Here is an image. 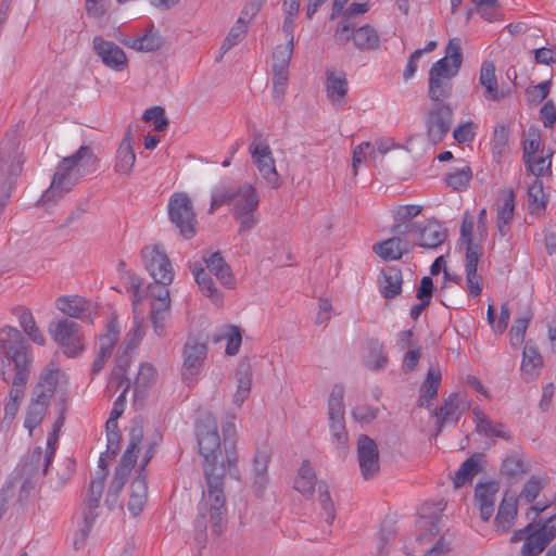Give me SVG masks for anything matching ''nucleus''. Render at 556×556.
<instances>
[{
  "instance_id": "obj_44",
  "label": "nucleus",
  "mask_w": 556,
  "mask_h": 556,
  "mask_svg": "<svg viewBox=\"0 0 556 556\" xmlns=\"http://www.w3.org/2000/svg\"><path fill=\"white\" fill-rule=\"evenodd\" d=\"M548 479L546 475H533L523 484L520 493L515 498L518 500V504H531L540 495L541 491L547 483Z\"/></svg>"
},
{
  "instance_id": "obj_19",
  "label": "nucleus",
  "mask_w": 556,
  "mask_h": 556,
  "mask_svg": "<svg viewBox=\"0 0 556 556\" xmlns=\"http://www.w3.org/2000/svg\"><path fill=\"white\" fill-rule=\"evenodd\" d=\"M56 308L64 315L93 324L96 308L92 303L79 295H62L55 301Z\"/></svg>"
},
{
  "instance_id": "obj_2",
  "label": "nucleus",
  "mask_w": 556,
  "mask_h": 556,
  "mask_svg": "<svg viewBox=\"0 0 556 556\" xmlns=\"http://www.w3.org/2000/svg\"><path fill=\"white\" fill-rule=\"evenodd\" d=\"M225 204L231 205L239 233L248 232L257 225L260 194L254 185L244 182L233 186L230 181H220L212 190L210 211L214 212Z\"/></svg>"
},
{
  "instance_id": "obj_12",
  "label": "nucleus",
  "mask_w": 556,
  "mask_h": 556,
  "mask_svg": "<svg viewBox=\"0 0 556 556\" xmlns=\"http://www.w3.org/2000/svg\"><path fill=\"white\" fill-rule=\"evenodd\" d=\"M104 482L105 472L104 469H101L89 483L87 500L83 511L84 526L73 541V545L76 549H79L85 544V541L89 535L92 523L96 519L94 509L98 508L102 497Z\"/></svg>"
},
{
  "instance_id": "obj_34",
  "label": "nucleus",
  "mask_w": 556,
  "mask_h": 556,
  "mask_svg": "<svg viewBox=\"0 0 556 556\" xmlns=\"http://www.w3.org/2000/svg\"><path fill=\"white\" fill-rule=\"evenodd\" d=\"M243 331L236 325H223L218 328L214 342H225V353L228 356H235L239 353L242 344Z\"/></svg>"
},
{
  "instance_id": "obj_8",
  "label": "nucleus",
  "mask_w": 556,
  "mask_h": 556,
  "mask_svg": "<svg viewBox=\"0 0 556 556\" xmlns=\"http://www.w3.org/2000/svg\"><path fill=\"white\" fill-rule=\"evenodd\" d=\"M49 333L62 353L74 358L86 350L83 327L68 318H60L49 325Z\"/></svg>"
},
{
  "instance_id": "obj_60",
  "label": "nucleus",
  "mask_w": 556,
  "mask_h": 556,
  "mask_svg": "<svg viewBox=\"0 0 556 556\" xmlns=\"http://www.w3.org/2000/svg\"><path fill=\"white\" fill-rule=\"evenodd\" d=\"M344 388L337 384L332 388L328 400L329 418H344Z\"/></svg>"
},
{
  "instance_id": "obj_55",
  "label": "nucleus",
  "mask_w": 556,
  "mask_h": 556,
  "mask_svg": "<svg viewBox=\"0 0 556 556\" xmlns=\"http://www.w3.org/2000/svg\"><path fill=\"white\" fill-rule=\"evenodd\" d=\"M440 382H441L440 370L430 368L428 370L427 377L421 386V397H420V402H419L420 406H429V402L431 400H433L438 394Z\"/></svg>"
},
{
  "instance_id": "obj_49",
  "label": "nucleus",
  "mask_w": 556,
  "mask_h": 556,
  "mask_svg": "<svg viewBox=\"0 0 556 556\" xmlns=\"http://www.w3.org/2000/svg\"><path fill=\"white\" fill-rule=\"evenodd\" d=\"M193 276L203 295L215 305H219L223 301V293L215 287L210 275L203 268H194Z\"/></svg>"
},
{
  "instance_id": "obj_21",
  "label": "nucleus",
  "mask_w": 556,
  "mask_h": 556,
  "mask_svg": "<svg viewBox=\"0 0 556 556\" xmlns=\"http://www.w3.org/2000/svg\"><path fill=\"white\" fill-rule=\"evenodd\" d=\"M92 47L102 63L110 70L122 72L127 67L128 60L126 53L115 42L97 36L92 40Z\"/></svg>"
},
{
  "instance_id": "obj_23",
  "label": "nucleus",
  "mask_w": 556,
  "mask_h": 556,
  "mask_svg": "<svg viewBox=\"0 0 556 556\" xmlns=\"http://www.w3.org/2000/svg\"><path fill=\"white\" fill-rule=\"evenodd\" d=\"M357 457L362 475L372 478L379 471V452L372 439L361 435L357 441Z\"/></svg>"
},
{
  "instance_id": "obj_51",
  "label": "nucleus",
  "mask_w": 556,
  "mask_h": 556,
  "mask_svg": "<svg viewBox=\"0 0 556 556\" xmlns=\"http://www.w3.org/2000/svg\"><path fill=\"white\" fill-rule=\"evenodd\" d=\"M159 378L157 370L150 363H142L139 367L137 378L135 380V393L144 394L151 387H153Z\"/></svg>"
},
{
  "instance_id": "obj_14",
  "label": "nucleus",
  "mask_w": 556,
  "mask_h": 556,
  "mask_svg": "<svg viewBox=\"0 0 556 556\" xmlns=\"http://www.w3.org/2000/svg\"><path fill=\"white\" fill-rule=\"evenodd\" d=\"M182 356V379L188 384L194 383L207 356L206 342L194 337L188 338L184 346Z\"/></svg>"
},
{
  "instance_id": "obj_37",
  "label": "nucleus",
  "mask_w": 556,
  "mask_h": 556,
  "mask_svg": "<svg viewBox=\"0 0 556 556\" xmlns=\"http://www.w3.org/2000/svg\"><path fill=\"white\" fill-rule=\"evenodd\" d=\"M472 419L478 433L485 437L507 439L508 433L501 422L491 420L480 407L472 408Z\"/></svg>"
},
{
  "instance_id": "obj_63",
  "label": "nucleus",
  "mask_w": 556,
  "mask_h": 556,
  "mask_svg": "<svg viewBox=\"0 0 556 556\" xmlns=\"http://www.w3.org/2000/svg\"><path fill=\"white\" fill-rule=\"evenodd\" d=\"M471 179V170L469 166H463L462 168H455L451 170L445 178L448 187L454 190L460 191L467 188Z\"/></svg>"
},
{
  "instance_id": "obj_46",
  "label": "nucleus",
  "mask_w": 556,
  "mask_h": 556,
  "mask_svg": "<svg viewBox=\"0 0 556 556\" xmlns=\"http://www.w3.org/2000/svg\"><path fill=\"white\" fill-rule=\"evenodd\" d=\"M509 152V128L504 124L496 125L492 137L493 160L501 163Z\"/></svg>"
},
{
  "instance_id": "obj_25",
  "label": "nucleus",
  "mask_w": 556,
  "mask_h": 556,
  "mask_svg": "<svg viewBox=\"0 0 556 556\" xmlns=\"http://www.w3.org/2000/svg\"><path fill=\"white\" fill-rule=\"evenodd\" d=\"M479 85L483 89V98L488 101L500 102L507 96V92L498 86L496 67L493 61L484 60L481 63Z\"/></svg>"
},
{
  "instance_id": "obj_40",
  "label": "nucleus",
  "mask_w": 556,
  "mask_h": 556,
  "mask_svg": "<svg viewBox=\"0 0 556 556\" xmlns=\"http://www.w3.org/2000/svg\"><path fill=\"white\" fill-rule=\"evenodd\" d=\"M543 366V358L538 348L531 342H527L522 352L521 372L528 379H534L539 376Z\"/></svg>"
},
{
  "instance_id": "obj_59",
  "label": "nucleus",
  "mask_w": 556,
  "mask_h": 556,
  "mask_svg": "<svg viewBox=\"0 0 556 556\" xmlns=\"http://www.w3.org/2000/svg\"><path fill=\"white\" fill-rule=\"evenodd\" d=\"M294 43L286 41L275 48L273 53V71L289 72V64L293 54Z\"/></svg>"
},
{
  "instance_id": "obj_10",
  "label": "nucleus",
  "mask_w": 556,
  "mask_h": 556,
  "mask_svg": "<svg viewBox=\"0 0 556 556\" xmlns=\"http://www.w3.org/2000/svg\"><path fill=\"white\" fill-rule=\"evenodd\" d=\"M169 220L178 228L185 238L195 235V213L189 195L185 192H174L167 203Z\"/></svg>"
},
{
  "instance_id": "obj_4",
  "label": "nucleus",
  "mask_w": 556,
  "mask_h": 556,
  "mask_svg": "<svg viewBox=\"0 0 556 556\" xmlns=\"http://www.w3.org/2000/svg\"><path fill=\"white\" fill-rule=\"evenodd\" d=\"M463 65V49L459 38L448 40L445 55L434 62L428 73V96L433 102L445 103L452 96V79L457 76Z\"/></svg>"
},
{
  "instance_id": "obj_52",
  "label": "nucleus",
  "mask_w": 556,
  "mask_h": 556,
  "mask_svg": "<svg viewBox=\"0 0 556 556\" xmlns=\"http://www.w3.org/2000/svg\"><path fill=\"white\" fill-rule=\"evenodd\" d=\"M364 364L368 369L375 371L383 370L387 367L388 356L382 343L378 341L370 343Z\"/></svg>"
},
{
  "instance_id": "obj_6",
  "label": "nucleus",
  "mask_w": 556,
  "mask_h": 556,
  "mask_svg": "<svg viewBox=\"0 0 556 556\" xmlns=\"http://www.w3.org/2000/svg\"><path fill=\"white\" fill-rule=\"evenodd\" d=\"M444 509L443 501L425 503L420 508V516L416 525L418 532L416 541L420 545H426L440 535L425 556H445L450 551L451 540L446 534L441 535V516Z\"/></svg>"
},
{
  "instance_id": "obj_43",
  "label": "nucleus",
  "mask_w": 556,
  "mask_h": 556,
  "mask_svg": "<svg viewBox=\"0 0 556 556\" xmlns=\"http://www.w3.org/2000/svg\"><path fill=\"white\" fill-rule=\"evenodd\" d=\"M316 485V475L311 464L305 460L299 468L293 488L305 497H311Z\"/></svg>"
},
{
  "instance_id": "obj_1",
  "label": "nucleus",
  "mask_w": 556,
  "mask_h": 556,
  "mask_svg": "<svg viewBox=\"0 0 556 556\" xmlns=\"http://www.w3.org/2000/svg\"><path fill=\"white\" fill-rule=\"evenodd\" d=\"M199 454L203 458V471L206 489L203 490L199 513L194 521L198 531L204 532L208 525L219 535L225 528L226 513L224 479L227 471L237 467L239 457L235 442H225L222 447L216 419L211 414L203 416L197 424Z\"/></svg>"
},
{
  "instance_id": "obj_47",
  "label": "nucleus",
  "mask_w": 556,
  "mask_h": 556,
  "mask_svg": "<svg viewBox=\"0 0 556 556\" xmlns=\"http://www.w3.org/2000/svg\"><path fill=\"white\" fill-rule=\"evenodd\" d=\"M479 258L480 255L470 251L465 261L466 283L471 296H478L482 291V282L477 274Z\"/></svg>"
},
{
  "instance_id": "obj_32",
  "label": "nucleus",
  "mask_w": 556,
  "mask_h": 556,
  "mask_svg": "<svg viewBox=\"0 0 556 556\" xmlns=\"http://www.w3.org/2000/svg\"><path fill=\"white\" fill-rule=\"evenodd\" d=\"M140 302H141V296H140L139 288L136 287L134 290V298H132V306H134L132 325L125 338L126 351L135 350L140 344V342L144 336L143 316L137 309Z\"/></svg>"
},
{
  "instance_id": "obj_58",
  "label": "nucleus",
  "mask_w": 556,
  "mask_h": 556,
  "mask_svg": "<svg viewBox=\"0 0 556 556\" xmlns=\"http://www.w3.org/2000/svg\"><path fill=\"white\" fill-rule=\"evenodd\" d=\"M54 454L51 448L46 450L42 447H36L30 454V472L36 473L41 471L42 475H47L48 469L53 460Z\"/></svg>"
},
{
  "instance_id": "obj_16",
  "label": "nucleus",
  "mask_w": 556,
  "mask_h": 556,
  "mask_svg": "<svg viewBox=\"0 0 556 556\" xmlns=\"http://www.w3.org/2000/svg\"><path fill=\"white\" fill-rule=\"evenodd\" d=\"M22 163L20 137L16 131L9 132L0 142V178L18 175Z\"/></svg>"
},
{
  "instance_id": "obj_54",
  "label": "nucleus",
  "mask_w": 556,
  "mask_h": 556,
  "mask_svg": "<svg viewBox=\"0 0 556 556\" xmlns=\"http://www.w3.org/2000/svg\"><path fill=\"white\" fill-rule=\"evenodd\" d=\"M479 458L476 456H470L467 458L458 468L453 477L454 486L460 488L464 484L471 482L472 478L479 472Z\"/></svg>"
},
{
  "instance_id": "obj_42",
  "label": "nucleus",
  "mask_w": 556,
  "mask_h": 556,
  "mask_svg": "<svg viewBox=\"0 0 556 556\" xmlns=\"http://www.w3.org/2000/svg\"><path fill=\"white\" fill-rule=\"evenodd\" d=\"M205 264L208 270L215 275L223 286L229 289L233 287L231 269L219 252L212 253L207 258H205Z\"/></svg>"
},
{
  "instance_id": "obj_20",
  "label": "nucleus",
  "mask_w": 556,
  "mask_h": 556,
  "mask_svg": "<svg viewBox=\"0 0 556 556\" xmlns=\"http://www.w3.org/2000/svg\"><path fill=\"white\" fill-rule=\"evenodd\" d=\"M412 230L416 236L417 245L428 250L437 249L447 237L446 228L437 219L415 224Z\"/></svg>"
},
{
  "instance_id": "obj_28",
  "label": "nucleus",
  "mask_w": 556,
  "mask_h": 556,
  "mask_svg": "<svg viewBox=\"0 0 556 556\" xmlns=\"http://www.w3.org/2000/svg\"><path fill=\"white\" fill-rule=\"evenodd\" d=\"M135 163L136 153L134 151V138L131 128L128 127L116 151L114 169L121 175H129Z\"/></svg>"
},
{
  "instance_id": "obj_64",
  "label": "nucleus",
  "mask_w": 556,
  "mask_h": 556,
  "mask_svg": "<svg viewBox=\"0 0 556 556\" xmlns=\"http://www.w3.org/2000/svg\"><path fill=\"white\" fill-rule=\"evenodd\" d=\"M473 220L469 214H465L460 225V240L466 244V256L470 251L481 255L480 245L473 243L472 240Z\"/></svg>"
},
{
  "instance_id": "obj_53",
  "label": "nucleus",
  "mask_w": 556,
  "mask_h": 556,
  "mask_svg": "<svg viewBox=\"0 0 556 556\" xmlns=\"http://www.w3.org/2000/svg\"><path fill=\"white\" fill-rule=\"evenodd\" d=\"M247 30L248 21L243 16H239L220 46V58L243 40Z\"/></svg>"
},
{
  "instance_id": "obj_13",
  "label": "nucleus",
  "mask_w": 556,
  "mask_h": 556,
  "mask_svg": "<svg viewBox=\"0 0 556 556\" xmlns=\"http://www.w3.org/2000/svg\"><path fill=\"white\" fill-rule=\"evenodd\" d=\"M334 40L339 45H345L352 40L354 47L361 51L376 50L380 47L379 35L370 25L353 28L348 23L341 22L334 31Z\"/></svg>"
},
{
  "instance_id": "obj_31",
  "label": "nucleus",
  "mask_w": 556,
  "mask_h": 556,
  "mask_svg": "<svg viewBox=\"0 0 556 556\" xmlns=\"http://www.w3.org/2000/svg\"><path fill=\"white\" fill-rule=\"evenodd\" d=\"M518 500L514 495L505 494L494 519L495 530L500 533L508 531L517 517Z\"/></svg>"
},
{
  "instance_id": "obj_15",
  "label": "nucleus",
  "mask_w": 556,
  "mask_h": 556,
  "mask_svg": "<svg viewBox=\"0 0 556 556\" xmlns=\"http://www.w3.org/2000/svg\"><path fill=\"white\" fill-rule=\"evenodd\" d=\"M140 443L141 434H132L131 441L129 442V445L121 459L119 466L115 471L114 479L108 491V497L105 502L110 507L115 504L118 492L125 484L127 475L137 462L138 454L140 453Z\"/></svg>"
},
{
  "instance_id": "obj_11",
  "label": "nucleus",
  "mask_w": 556,
  "mask_h": 556,
  "mask_svg": "<svg viewBox=\"0 0 556 556\" xmlns=\"http://www.w3.org/2000/svg\"><path fill=\"white\" fill-rule=\"evenodd\" d=\"M249 152L253 165L257 168L261 177L273 189L281 186V177L276 168L271 149L268 142L262 137H255L249 146Z\"/></svg>"
},
{
  "instance_id": "obj_41",
  "label": "nucleus",
  "mask_w": 556,
  "mask_h": 556,
  "mask_svg": "<svg viewBox=\"0 0 556 556\" xmlns=\"http://www.w3.org/2000/svg\"><path fill=\"white\" fill-rule=\"evenodd\" d=\"M49 405V400L39 399L37 394L33 393L24 420V427L28 430L29 435L33 434L36 427L42 421Z\"/></svg>"
},
{
  "instance_id": "obj_33",
  "label": "nucleus",
  "mask_w": 556,
  "mask_h": 556,
  "mask_svg": "<svg viewBox=\"0 0 556 556\" xmlns=\"http://www.w3.org/2000/svg\"><path fill=\"white\" fill-rule=\"evenodd\" d=\"M374 252L383 261L400 260L409 251L408 242L400 237H392L372 247Z\"/></svg>"
},
{
  "instance_id": "obj_18",
  "label": "nucleus",
  "mask_w": 556,
  "mask_h": 556,
  "mask_svg": "<svg viewBox=\"0 0 556 556\" xmlns=\"http://www.w3.org/2000/svg\"><path fill=\"white\" fill-rule=\"evenodd\" d=\"M452 110L446 103L435 102L427 116V134L432 143L443 140L451 128Z\"/></svg>"
},
{
  "instance_id": "obj_36",
  "label": "nucleus",
  "mask_w": 556,
  "mask_h": 556,
  "mask_svg": "<svg viewBox=\"0 0 556 556\" xmlns=\"http://www.w3.org/2000/svg\"><path fill=\"white\" fill-rule=\"evenodd\" d=\"M148 498V485L146 481V475L139 472V475L132 480L130 484V496L128 501V510L132 516H138Z\"/></svg>"
},
{
  "instance_id": "obj_39",
  "label": "nucleus",
  "mask_w": 556,
  "mask_h": 556,
  "mask_svg": "<svg viewBox=\"0 0 556 556\" xmlns=\"http://www.w3.org/2000/svg\"><path fill=\"white\" fill-rule=\"evenodd\" d=\"M421 206L415 204L399 205L392 212V232L406 233L412 230L409 222L421 213Z\"/></svg>"
},
{
  "instance_id": "obj_56",
  "label": "nucleus",
  "mask_w": 556,
  "mask_h": 556,
  "mask_svg": "<svg viewBox=\"0 0 556 556\" xmlns=\"http://www.w3.org/2000/svg\"><path fill=\"white\" fill-rule=\"evenodd\" d=\"M501 471L507 479L517 480L529 471V467L521 456L513 454L504 459Z\"/></svg>"
},
{
  "instance_id": "obj_5",
  "label": "nucleus",
  "mask_w": 556,
  "mask_h": 556,
  "mask_svg": "<svg viewBox=\"0 0 556 556\" xmlns=\"http://www.w3.org/2000/svg\"><path fill=\"white\" fill-rule=\"evenodd\" d=\"M0 356L9 362L12 361L16 369L8 402L21 404L24 386L29 374L31 353L30 346L24 341L16 328L7 326L0 330Z\"/></svg>"
},
{
  "instance_id": "obj_62",
  "label": "nucleus",
  "mask_w": 556,
  "mask_h": 556,
  "mask_svg": "<svg viewBox=\"0 0 556 556\" xmlns=\"http://www.w3.org/2000/svg\"><path fill=\"white\" fill-rule=\"evenodd\" d=\"M552 155L553 152L548 151L546 154H542L541 156L534 155L533 157H528L525 161L528 169L536 177H542L544 175L551 174L552 166Z\"/></svg>"
},
{
  "instance_id": "obj_30",
  "label": "nucleus",
  "mask_w": 556,
  "mask_h": 556,
  "mask_svg": "<svg viewBox=\"0 0 556 556\" xmlns=\"http://www.w3.org/2000/svg\"><path fill=\"white\" fill-rule=\"evenodd\" d=\"M236 389L231 394V404L240 409L249 399L252 389V371L248 365H240L235 374Z\"/></svg>"
},
{
  "instance_id": "obj_48",
  "label": "nucleus",
  "mask_w": 556,
  "mask_h": 556,
  "mask_svg": "<svg viewBox=\"0 0 556 556\" xmlns=\"http://www.w3.org/2000/svg\"><path fill=\"white\" fill-rule=\"evenodd\" d=\"M402 274L396 268H388L382 271L380 280V292L386 299H392L402 290Z\"/></svg>"
},
{
  "instance_id": "obj_50",
  "label": "nucleus",
  "mask_w": 556,
  "mask_h": 556,
  "mask_svg": "<svg viewBox=\"0 0 556 556\" xmlns=\"http://www.w3.org/2000/svg\"><path fill=\"white\" fill-rule=\"evenodd\" d=\"M119 338V326L115 318H112L105 327L104 333L100 334L98 342V353L111 357L113 350Z\"/></svg>"
},
{
  "instance_id": "obj_27",
  "label": "nucleus",
  "mask_w": 556,
  "mask_h": 556,
  "mask_svg": "<svg viewBox=\"0 0 556 556\" xmlns=\"http://www.w3.org/2000/svg\"><path fill=\"white\" fill-rule=\"evenodd\" d=\"M66 381V375L56 365L51 363L41 371L34 393L37 394L39 399L51 401L58 386Z\"/></svg>"
},
{
  "instance_id": "obj_57",
  "label": "nucleus",
  "mask_w": 556,
  "mask_h": 556,
  "mask_svg": "<svg viewBox=\"0 0 556 556\" xmlns=\"http://www.w3.org/2000/svg\"><path fill=\"white\" fill-rule=\"evenodd\" d=\"M531 319L532 314L530 311H527L515 318L514 325L509 330V342L513 348H518L523 343L526 331L529 327Z\"/></svg>"
},
{
  "instance_id": "obj_26",
  "label": "nucleus",
  "mask_w": 556,
  "mask_h": 556,
  "mask_svg": "<svg viewBox=\"0 0 556 556\" xmlns=\"http://www.w3.org/2000/svg\"><path fill=\"white\" fill-rule=\"evenodd\" d=\"M469 407L460 394H451L438 409L433 412L437 418L438 432L447 424H456L460 415Z\"/></svg>"
},
{
  "instance_id": "obj_38",
  "label": "nucleus",
  "mask_w": 556,
  "mask_h": 556,
  "mask_svg": "<svg viewBox=\"0 0 556 556\" xmlns=\"http://www.w3.org/2000/svg\"><path fill=\"white\" fill-rule=\"evenodd\" d=\"M129 388V380L125 378L124 372L116 371L110 377L108 389L117 391L122 389V393L115 400L109 418L117 419L123 415L126 406V392Z\"/></svg>"
},
{
  "instance_id": "obj_17",
  "label": "nucleus",
  "mask_w": 556,
  "mask_h": 556,
  "mask_svg": "<svg viewBox=\"0 0 556 556\" xmlns=\"http://www.w3.org/2000/svg\"><path fill=\"white\" fill-rule=\"evenodd\" d=\"M516 195L511 189L502 190L495 202V225L497 233L494 237V241L498 236L500 239H504L510 231L511 224L515 216Z\"/></svg>"
},
{
  "instance_id": "obj_3",
  "label": "nucleus",
  "mask_w": 556,
  "mask_h": 556,
  "mask_svg": "<svg viewBox=\"0 0 556 556\" xmlns=\"http://www.w3.org/2000/svg\"><path fill=\"white\" fill-rule=\"evenodd\" d=\"M97 157L90 147L81 146L56 166L49 188L42 193V204H52L70 192L83 177L97 169Z\"/></svg>"
},
{
  "instance_id": "obj_24",
  "label": "nucleus",
  "mask_w": 556,
  "mask_h": 556,
  "mask_svg": "<svg viewBox=\"0 0 556 556\" xmlns=\"http://www.w3.org/2000/svg\"><path fill=\"white\" fill-rule=\"evenodd\" d=\"M498 490V483L495 481L478 483L475 488L473 505L483 521H489L494 514Z\"/></svg>"
},
{
  "instance_id": "obj_35",
  "label": "nucleus",
  "mask_w": 556,
  "mask_h": 556,
  "mask_svg": "<svg viewBox=\"0 0 556 556\" xmlns=\"http://www.w3.org/2000/svg\"><path fill=\"white\" fill-rule=\"evenodd\" d=\"M121 41L128 48L140 52H152L163 45L161 35L153 27L148 28L142 35L128 37Z\"/></svg>"
},
{
  "instance_id": "obj_29",
  "label": "nucleus",
  "mask_w": 556,
  "mask_h": 556,
  "mask_svg": "<svg viewBox=\"0 0 556 556\" xmlns=\"http://www.w3.org/2000/svg\"><path fill=\"white\" fill-rule=\"evenodd\" d=\"M327 97L337 109H341L345 103L348 93L346 76L342 72L328 71L327 72Z\"/></svg>"
},
{
  "instance_id": "obj_7",
  "label": "nucleus",
  "mask_w": 556,
  "mask_h": 556,
  "mask_svg": "<svg viewBox=\"0 0 556 556\" xmlns=\"http://www.w3.org/2000/svg\"><path fill=\"white\" fill-rule=\"evenodd\" d=\"M556 526L554 518L545 522H530L523 529L513 533L511 542H523L521 556H539L545 547L555 539Z\"/></svg>"
},
{
  "instance_id": "obj_9",
  "label": "nucleus",
  "mask_w": 556,
  "mask_h": 556,
  "mask_svg": "<svg viewBox=\"0 0 556 556\" xmlns=\"http://www.w3.org/2000/svg\"><path fill=\"white\" fill-rule=\"evenodd\" d=\"M141 255L146 269L155 281L149 287V292L154 293L159 288H167L174 280V269L163 248L146 247Z\"/></svg>"
},
{
  "instance_id": "obj_45",
  "label": "nucleus",
  "mask_w": 556,
  "mask_h": 556,
  "mask_svg": "<svg viewBox=\"0 0 556 556\" xmlns=\"http://www.w3.org/2000/svg\"><path fill=\"white\" fill-rule=\"evenodd\" d=\"M18 324L23 329L24 333L36 344L45 345L46 337L42 331L38 328L33 314L29 309L18 308L15 313Z\"/></svg>"
},
{
  "instance_id": "obj_61",
  "label": "nucleus",
  "mask_w": 556,
  "mask_h": 556,
  "mask_svg": "<svg viewBox=\"0 0 556 556\" xmlns=\"http://www.w3.org/2000/svg\"><path fill=\"white\" fill-rule=\"evenodd\" d=\"M528 204L530 212L539 213L546 207V198L543 189V184L540 180H535L528 188Z\"/></svg>"
},
{
  "instance_id": "obj_22",
  "label": "nucleus",
  "mask_w": 556,
  "mask_h": 556,
  "mask_svg": "<svg viewBox=\"0 0 556 556\" xmlns=\"http://www.w3.org/2000/svg\"><path fill=\"white\" fill-rule=\"evenodd\" d=\"M150 295L153 299L150 312L153 330L156 336L162 337L165 334V325L169 317V291L167 288H159L156 292L150 293Z\"/></svg>"
}]
</instances>
